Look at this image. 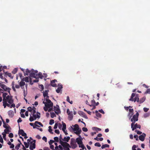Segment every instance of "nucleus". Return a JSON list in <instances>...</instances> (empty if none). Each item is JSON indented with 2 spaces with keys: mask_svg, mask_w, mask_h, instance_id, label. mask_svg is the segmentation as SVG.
Returning <instances> with one entry per match:
<instances>
[{
  "mask_svg": "<svg viewBox=\"0 0 150 150\" xmlns=\"http://www.w3.org/2000/svg\"><path fill=\"white\" fill-rule=\"evenodd\" d=\"M56 82H57V80L56 79H54L51 81V86L53 87H56L57 84L55 83Z\"/></svg>",
  "mask_w": 150,
  "mask_h": 150,
  "instance_id": "4468645a",
  "label": "nucleus"
},
{
  "mask_svg": "<svg viewBox=\"0 0 150 150\" xmlns=\"http://www.w3.org/2000/svg\"><path fill=\"white\" fill-rule=\"evenodd\" d=\"M135 123H132L131 124V127L132 131H134L137 128H141V125L137 123L134 124Z\"/></svg>",
  "mask_w": 150,
  "mask_h": 150,
  "instance_id": "20e7f679",
  "label": "nucleus"
},
{
  "mask_svg": "<svg viewBox=\"0 0 150 150\" xmlns=\"http://www.w3.org/2000/svg\"><path fill=\"white\" fill-rule=\"evenodd\" d=\"M18 134L19 136L20 135H21L22 136H25L27 135L25 133L23 129H19Z\"/></svg>",
  "mask_w": 150,
  "mask_h": 150,
  "instance_id": "0eeeda50",
  "label": "nucleus"
},
{
  "mask_svg": "<svg viewBox=\"0 0 150 150\" xmlns=\"http://www.w3.org/2000/svg\"><path fill=\"white\" fill-rule=\"evenodd\" d=\"M82 129L83 131L85 132H87L88 130L85 127H83L82 128Z\"/></svg>",
  "mask_w": 150,
  "mask_h": 150,
  "instance_id": "052dcab7",
  "label": "nucleus"
},
{
  "mask_svg": "<svg viewBox=\"0 0 150 150\" xmlns=\"http://www.w3.org/2000/svg\"><path fill=\"white\" fill-rule=\"evenodd\" d=\"M8 137L10 138H13V134L12 133H9L8 135Z\"/></svg>",
  "mask_w": 150,
  "mask_h": 150,
  "instance_id": "13d9d810",
  "label": "nucleus"
},
{
  "mask_svg": "<svg viewBox=\"0 0 150 150\" xmlns=\"http://www.w3.org/2000/svg\"><path fill=\"white\" fill-rule=\"evenodd\" d=\"M62 139H63L62 138V135L60 134V137H59V143L61 144V142H63L62 141Z\"/></svg>",
  "mask_w": 150,
  "mask_h": 150,
  "instance_id": "09e8293b",
  "label": "nucleus"
},
{
  "mask_svg": "<svg viewBox=\"0 0 150 150\" xmlns=\"http://www.w3.org/2000/svg\"><path fill=\"white\" fill-rule=\"evenodd\" d=\"M49 91L47 90H46L45 91H44L43 92V96L45 98H49V97L48 96V92Z\"/></svg>",
  "mask_w": 150,
  "mask_h": 150,
  "instance_id": "2eb2a0df",
  "label": "nucleus"
},
{
  "mask_svg": "<svg viewBox=\"0 0 150 150\" xmlns=\"http://www.w3.org/2000/svg\"><path fill=\"white\" fill-rule=\"evenodd\" d=\"M7 125L8 126V128L5 129L4 130V132L6 134H8L9 132H11L9 129H11L10 126L8 124H7Z\"/></svg>",
  "mask_w": 150,
  "mask_h": 150,
  "instance_id": "f3484780",
  "label": "nucleus"
},
{
  "mask_svg": "<svg viewBox=\"0 0 150 150\" xmlns=\"http://www.w3.org/2000/svg\"><path fill=\"white\" fill-rule=\"evenodd\" d=\"M49 128V130L48 131L49 132L51 133L52 134H53V132H52V127L51 126H49L48 127Z\"/></svg>",
  "mask_w": 150,
  "mask_h": 150,
  "instance_id": "a18cd8bd",
  "label": "nucleus"
},
{
  "mask_svg": "<svg viewBox=\"0 0 150 150\" xmlns=\"http://www.w3.org/2000/svg\"><path fill=\"white\" fill-rule=\"evenodd\" d=\"M8 100L3 101V105L4 106V108H5L7 106L6 104Z\"/></svg>",
  "mask_w": 150,
  "mask_h": 150,
  "instance_id": "7c9ffc66",
  "label": "nucleus"
},
{
  "mask_svg": "<svg viewBox=\"0 0 150 150\" xmlns=\"http://www.w3.org/2000/svg\"><path fill=\"white\" fill-rule=\"evenodd\" d=\"M70 138L69 137H65L64 138L62 139V141H64L66 142H68L70 140Z\"/></svg>",
  "mask_w": 150,
  "mask_h": 150,
  "instance_id": "aec40b11",
  "label": "nucleus"
},
{
  "mask_svg": "<svg viewBox=\"0 0 150 150\" xmlns=\"http://www.w3.org/2000/svg\"><path fill=\"white\" fill-rule=\"evenodd\" d=\"M135 131V132H136L137 134H142V132L136 130Z\"/></svg>",
  "mask_w": 150,
  "mask_h": 150,
  "instance_id": "864d4df0",
  "label": "nucleus"
},
{
  "mask_svg": "<svg viewBox=\"0 0 150 150\" xmlns=\"http://www.w3.org/2000/svg\"><path fill=\"white\" fill-rule=\"evenodd\" d=\"M20 86L21 87V88L22 87V86H24L25 84V83L24 82L22 81V80L19 83Z\"/></svg>",
  "mask_w": 150,
  "mask_h": 150,
  "instance_id": "cd10ccee",
  "label": "nucleus"
},
{
  "mask_svg": "<svg viewBox=\"0 0 150 150\" xmlns=\"http://www.w3.org/2000/svg\"><path fill=\"white\" fill-rule=\"evenodd\" d=\"M54 110L55 113L57 115L61 112L59 108V106L57 105H56V106H54Z\"/></svg>",
  "mask_w": 150,
  "mask_h": 150,
  "instance_id": "39448f33",
  "label": "nucleus"
},
{
  "mask_svg": "<svg viewBox=\"0 0 150 150\" xmlns=\"http://www.w3.org/2000/svg\"><path fill=\"white\" fill-rule=\"evenodd\" d=\"M42 139L45 142H47V138L45 137H43L42 138Z\"/></svg>",
  "mask_w": 150,
  "mask_h": 150,
  "instance_id": "338daca9",
  "label": "nucleus"
},
{
  "mask_svg": "<svg viewBox=\"0 0 150 150\" xmlns=\"http://www.w3.org/2000/svg\"><path fill=\"white\" fill-rule=\"evenodd\" d=\"M38 76L41 79H42L43 77V76L41 72H39L38 74Z\"/></svg>",
  "mask_w": 150,
  "mask_h": 150,
  "instance_id": "c9c22d12",
  "label": "nucleus"
},
{
  "mask_svg": "<svg viewBox=\"0 0 150 150\" xmlns=\"http://www.w3.org/2000/svg\"><path fill=\"white\" fill-rule=\"evenodd\" d=\"M109 147V145L107 144H105L102 145L101 146V148L102 149H103L105 148L106 147Z\"/></svg>",
  "mask_w": 150,
  "mask_h": 150,
  "instance_id": "f704fd0d",
  "label": "nucleus"
},
{
  "mask_svg": "<svg viewBox=\"0 0 150 150\" xmlns=\"http://www.w3.org/2000/svg\"><path fill=\"white\" fill-rule=\"evenodd\" d=\"M18 71V69L17 68H15L13 69L12 71V73L13 74H15Z\"/></svg>",
  "mask_w": 150,
  "mask_h": 150,
  "instance_id": "79ce46f5",
  "label": "nucleus"
},
{
  "mask_svg": "<svg viewBox=\"0 0 150 150\" xmlns=\"http://www.w3.org/2000/svg\"><path fill=\"white\" fill-rule=\"evenodd\" d=\"M54 142V141L52 140H50V141L49 142V144L50 145H51Z\"/></svg>",
  "mask_w": 150,
  "mask_h": 150,
  "instance_id": "bf43d9fd",
  "label": "nucleus"
},
{
  "mask_svg": "<svg viewBox=\"0 0 150 150\" xmlns=\"http://www.w3.org/2000/svg\"><path fill=\"white\" fill-rule=\"evenodd\" d=\"M91 103L92 104L91 105H90V106H92V105H95L96 103V102L93 99L91 101Z\"/></svg>",
  "mask_w": 150,
  "mask_h": 150,
  "instance_id": "a19ab883",
  "label": "nucleus"
},
{
  "mask_svg": "<svg viewBox=\"0 0 150 150\" xmlns=\"http://www.w3.org/2000/svg\"><path fill=\"white\" fill-rule=\"evenodd\" d=\"M0 142L2 144L4 143V141L1 135H0Z\"/></svg>",
  "mask_w": 150,
  "mask_h": 150,
  "instance_id": "603ef678",
  "label": "nucleus"
},
{
  "mask_svg": "<svg viewBox=\"0 0 150 150\" xmlns=\"http://www.w3.org/2000/svg\"><path fill=\"white\" fill-rule=\"evenodd\" d=\"M68 115V119L69 120H71L73 117V115L72 114V113H71L69 115Z\"/></svg>",
  "mask_w": 150,
  "mask_h": 150,
  "instance_id": "5701e85b",
  "label": "nucleus"
},
{
  "mask_svg": "<svg viewBox=\"0 0 150 150\" xmlns=\"http://www.w3.org/2000/svg\"><path fill=\"white\" fill-rule=\"evenodd\" d=\"M61 144L63 147L64 150H70L69 147L71 148V146L67 142H61Z\"/></svg>",
  "mask_w": 150,
  "mask_h": 150,
  "instance_id": "f03ea898",
  "label": "nucleus"
},
{
  "mask_svg": "<svg viewBox=\"0 0 150 150\" xmlns=\"http://www.w3.org/2000/svg\"><path fill=\"white\" fill-rule=\"evenodd\" d=\"M58 87L57 89L56 90V91L57 93H59L62 91V88L63 87L62 85L61 84H58Z\"/></svg>",
  "mask_w": 150,
  "mask_h": 150,
  "instance_id": "ddd939ff",
  "label": "nucleus"
},
{
  "mask_svg": "<svg viewBox=\"0 0 150 150\" xmlns=\"http://www.w3.org/2000/svg\"><path fill=\"white\" fill-rule=\"evenodd\" d=\"M47 102V103H48L49 104H51V103H53L49 99V98H45Z\"/></svg>",
  "mask_w": 150,
  "mask_h": 150,
  "instance_id": "c756f323",
  "label": "nucleus"
},
{
  "mask_svg": "<svg viewBox=\"0 0 150 150\" xmlns=\"http://www.w3.org/2000/svg\"><path fill=\"white\" fill-rule=\"evenodd\" d=\"M39 88L41 89V91H42L44 89V86L42 84L40 85L39 86Z\"/></svg>",
  "mask_w": 150,
  "mask_h": 150,
  "instance_id": "de8ad7c7",
  "label": "nucleus"
},
{
  "mask_svg": "<svg viewBox=\"0 0 150 150\" xmlns=\"http://www.w3.org/2000/svg\"><path fill=\"white\" fill-rule=\"evenodd\" d=\"M3 88L5 91H7L8 90V92L9 93H10V91L11 89L8 87H7L4 84L3 86L1 88Z\"/></svg>",
  "mask_w": 150,
  "mask_h": 150,
  "instance_id": "f8f14e48",
  "label": "nucleus"
},
{
  "mask_svg": "<svg viewBox=\"0 0 150 150\" xmlns=\"http://www.w3.org/2000/svg\"><path fill=\"white\" fill-rule=\"evenodd\" d=\"M96 115L98 117H101V115L99 113L98 111L96 110L95 111Z\"/></svg>",
  "mask_w": 150,
  "mask_h": 150,
  "instance_id": "72a5a7b5",
  "label": "nucleus"
},
{
  "mask_svg": "<svg viewBox=\"0 0 150 150\" xmlns=\"http://www.w3.org/2000/svg\"><path fill=\"white\" fill-rule=\"evenodd\" d=\"M149 93L150 94V89L149 88L147 89L146 91L144 93V94Z\"/></svg>",
  "mask_w": 150,
  "mask_h": 150,
  "instance_id": "5fc2aeb1",
  "label": "nucleus"
},
{
  "mask_svg": "<svg viewBox=\"0 0 150 150\" xmlns=\"http://www.w3.org/2000/svg\"><path fill=\"white\" fill-rule=\"evenodd\" d=\"M133 115V113H129L128 114V116L129 117V119H130L131 117H132V116Z\"/></svg>",
  "mask_w": 150,
  "mask_h": 150,
  "instance_id": "6e6d98bb",
  "label": "nucleus"
},
{
  "mask_svg": "<svg viewBox=\"0 0 150 150\" xmlns=\"http://www.w3.org/2000/svg\"><path fill=\"white\" fill-rule=\"evenodd\" d=\"M40 113L39 112H37V117L38 118H40Z\"/></svg>",
  "mask_w": 150,
  "mask_h": 150,
  "instance_id": "4d7b16f0",
  "label": "nucleus"
},
{
  "mask_svg": "<svg viewBox=\"0 0 150 150\" xmlns=\"http://www.w3.org/2000/svg\"><path fill=\"white\" fill-rule=\"evenodd\" d=\"M32 71V69L31 70H30L28 69H26L25 72L24 74V75L25 76H28V73L30 74V72Z\"/></svg>",
  "mask_w": 150,
  "mask_h": 150,
  "instance_id": "b1692460",
  "label": "nucleus"
},
{
  "mask_svg": "<svg viewBox=\"0 0 150 150\" xmlns=\"http://www.w3.org/2000/svg\"><path fill=\"white\" fill-rule=\"evenodd\" d=\"M43 103L45 104V106L47 108H50L51 107H52L53 106V103H51V104H49L48 103H47L46 102L43 101Z\"/></svg>",
  "mask_w": 150,
  "mask_h": 150,
  "instance_id": "dca6fc26",
  "label": "nucleus"
},
{
  "mask_svg": "<svg viewBox=\"0 0 150 150\" xmlns=\"http://www.w3.org/2000/svg\"><path fill=\"white\" fill-rule=\"evenodd\" d=\"M22 80L23 81H25L26 82H29V77H26L23 78Z\"/></svg>",
  "mask_w": 150,
  "mask_h": 150,
  "instance_id": "393cba45",
  "label": "nucleus"
},
{
  "mask_svg": "<svg viewBox=\"0 0 150 150\" xmlns=\"http://www.w3.org/2000/svg\"><path fill=\"white\" fill-rule=\"evenodd\" d=\"M22 144L21 143H19L18 144V145L17 146H16L15 147V148L17 150H18L19 149V148L20 147L21 145Z\"/></svg>",
  "mask_w": 150,
  "mask_h": 150,
  "instance_id": "4c0bfd02",
  "label": "nucleus"
},
{
  "mask_svg": "<svg viewBox=\"0 0 150 150\" xmlns=\"http://www.w3.org/2000/svg\"><path fill=\"white\" fill-rule=\"evenodd\" d=\"M146 97L145 96L141 98L140 99V100H139V103L140 104H141L143 103L146 100Z\"/></svg>",
  "mask_w": 150,
  "mask_h": 150,
  "instance_id": "4be33fe9",
  "label": "nucleus"
},
{
  "mask_svg": "<svg viewBox=\"0 0 150 150\" xmlns=\"http://www.w3.org/2000/svg\"><path fill=\"white\" fill-rule=\"evenodd\" d=\"M76 131V132H75V133L77 135H79V134L81 133V129H80L79 130V129L77 130V131Z\"/></svg>",
  "mask_w": 150,
  "mask_h": 150,
  "instance_id": "37998d69",
  "label": "nucleus"
},
{
  "mask_svg": "<svg viewBox=\"0 0 150 150\" xmlns=\"http://www.w3.org/2000/svg\"><path fill=\"white\" fill-rule=\"evenodd\" d=\"M30 76L31 77L36 78L38 76V74H35L34 72V69H32V71L30 74Z\"/></svg>",
  "mask_w": 150,
  "mask_h": 150,
  "instance_id": "423d86ee",
  "label": "nucleus"
},
{
  "mask_svg": "<svg viewBox=\"0 0 150 150\" xmlns=\"http://www.w3.org/2000/svg\"><path fill=\"white\" fill-rule=\"evenodd\" d=\"M44 150H50L49 148L45 147L43 149Z\"/></svg>",
  "mask_w": 150,
  "mask_h": 150,
  "instance_id": "774afa93",
  "label": "nucleus"
},
{
  "mask_svg": "<svg viewBox=\"0 0 150 150\" xmlns=\"http://www.w3.org/2000/svg\"><path fill=\"white\" fill-rule=\"evenodd\" d=\"M34 118H33V117L31 116H30V117L29 118V120L30 122H32L34 120Z\"/></svg>",
  "mask_w": 150,
  "mask_h": 150,
  "instance_id": "680f3d73",
  "label": "nucleus"
},
{
  "mask_svg": "<svg viewBox=\"0 0 150 150\" xmlns=\"http://www.w3.org/2000/svg\"><path fill=\"white\" fill-rule=\"evenodd\" d=\"M50 116L52 118H53L54 117L56 116V115L54 112H50Z\"/></svg>",
  "mask_w": 150,
  "mask_h": 150,
  "instance_id": "e433bc0d",
  "label": "nucleus"
},
{
  "mask_svg": "<svg viewBox=\"0 0 150 150\" xmlns=\"http://www.w3.org/2000/svg\"><path fill=\"white\" fill-rule=\"evenodd\" d=\"M94 145L95 146L98 147H100L101 146V145L100 144V143L98 142H97L95 143Z\"/></svg>",
  "mask_w": 150,
  "mask_h": 150,
  "instance_id": "3c124183",
  "label": "nucleus"
},
{
  "mask_svg": "<svg viewBox=\"0 0 150 150\" xmlns=\"http://www.w3.org/2000/svg\"><path fill=\"white\" fill-rule=\"evenodd\" d=\"M137 101V102L139 103V98L138 96H136L134 99V102H135Z\"/></svg>",
  "mask_w": 150,
  "mask_h": 150,
  "instance_id": "473e14b6",
  "label": "nucleus"
},
{
  "mask_svg": "<svg viewBox=\"0 0 150 150\" xmlns=\"http://www.w3.org/2000/svg\"><path fill=\"white\" fill-rule=\"evenodd\" d=\"M78 145H79V147L83 149H85L86 150V148L83 144V143L81 144H79Z\"/></svg>",
  "mask_w": 150,
  "mask_h": 150,
  "instance_id": "bb28decb",
  "label": "nucleus"
},
{
  "mask_svg": "<svg viewBox=\"0 0 150 150\" xmlns=\"http://www.w3.org/2000/svg\"><path fill=\"white\" fill-rule=\"evenodd\" d=\"M54 123V120L53 119H51L50 121L49 124L50 125H52Z\"/></svg>",
  "mask_w": 150,
  "mask_h": 150,
  "instance_id": "c03bdc74",
  "label": "nucleus"
},
{
  "mask_svg": "<svg viewBox=\"0 0 150 150\" xmlns=\"http://www.w3.org/2000/svg\"><path fill=\"white\" fill-rule=\"evenodd\" d=\"M67 101L71 104H72L73 103V101H70L69 97V96H67Z\"/></svg>",
  "mask_w": 150,
  "mask_h": 150,
  "instance_id": "58836bf2",
  "label": "nucleus"
},
{
  "mask_svg": "<svg viewBox=\"0 0 150 150\" xmlns=\"http://www.w3.org/2000/svg\"><path fill=\"white\" fill-rule=\"evenodd\" d=\"M6 133H4V132H3L2 134V135H3V137L4 138V139L5 140H6Z\"/></svg>",
  "mask_w": 150,
  "mask_h": 150,
  "instance_id": "49530a36",
  "label": "nucleus"
},
{
  "mask_svg": "<svg viewBox=\"0 0 150 150\" xmlns=\"http://www.w3.org/2000/svg\"><path fill=\"white\" fill-rule=\"evenodd\" d=\"M8 114L10 117H12L14 115L13 111L11 110H9L8 112Z\"/></svg>",
  "mask_w": 150,
  "mask_h": 150,
  "instance_id": "a211bd4d",
  "label": "nucleus"
},
{
  "mask_svg": "<svg viewBox=\"0 0 150 150\" xmlns=\"http://www.w3.org/2000/svg\"><path fill=\"white\" fill-rule=\"evenodd\" d=\"M143 110L145 112H147L149 110V109L146 108H143Z\"/></svg>",
  "mask_w": 150,
  "mask_h": 150,
  "instance_id": "69168bd1",
  "label": "nucleus"
},
{
  "mask_svg": "<svg viewBox=\"0 0 150 150\" xmlns=\"http://www.w3.org/2000/svg\"><path fill=\"white\" fill-rule=\"evenodd\" d=\"M24 144L25 145V147L27 148H28L29 146L30 143H28L26 142H24Z\"/></svg>",
  "mask_w": 150,
  "mask_h": 150,
  "instance_id": "ea45409f",
  "label": "nucleus"
},
{
  "mask_svg": "<svg viewBox=\"0 0 150 150\" xmlns=\"http://www.w3.org/2000/svg\"><path fill=\"white\" fill-rule=\"evenodd\" d=\"M78 114L81 116L85 118L86 119H87L88 117L83 112L81 111H79L78 112Z\"/></svg>",
  "mask_w": 150,
  "mask_h": 150,
  "instance_id": "9d476101",
  "label": "nucleus"
},
{
  "mask_svg": "<svg viewBox=\"0 0 150 150\" xmlns=\"http://www.w3.org/2000/svg\"><path fill=\"white\" fill-rule=\"evenodd\" d=\"M146 136V134L145 133H143L139 136V139L141 141H143L144 140Z\"/></svg>",
  "mask_w": 150,
  "mask_h": 150,
  "instance_id": "1a4fd4ad",
  "label": "nucleus"
},
{
  "mask_svg": "<svg viewBox=\"0 0 150 150\" xmlns=\"http://www.w3.org/2000/svg\"><path fill=\"white\" fill-rule=\"evenodd\" d=\"M74 127L73 128V130L74 131H76L78 130L79 129V126L78 125L75 124L74 125Z\"/></svg>",
  "mask_w": 150,
  "mask_h": 150,
  "instance_id": "412c9836",
  "label": "nucleus"
},
{
  "mask_svg": "<svg viewBox=\"0 0 150 150\" xmlns=\"http://www.w3.org/2000/svg\"><path fill=\"white\" fill-rule=\"evenodd\" d=\"M38 124L40 125L41 127H43V125L42 123H41L40 122H38V121H35V126L37 127H39V126H38Z\"/></svg>",
  "mask_w": 150,
  "mask_h": 150,
  "instance_id": "6ab92c4d",
  "label": "nucleus"
},
{
  "mask_svg": "<svg viewBox=\"0 0 150 150\" xmlns=\"http://www.w3.org/2000/svg\"><path fill=\"white\" fill-rule=\"evenodd\" d=\"M129 111L130 113H133L134 110L133 109H129Z\"/></svg>",
  "mask_w": 150,
  "mask_h": 150,
  "instance_id": "0e129e2a",
  "label": "nucleus"
},
{
  "mask_svg": "<svg viewBox=\"0 0 150 150\" xmlns=\"http://www.w3.org/2000/svg\"><path fill=\"white\" fill-rule=\"evenodd\" d=\"M79 137L77 138L76 139V141L78 144H81L83 143L82 139L80 135H79Z\"/></svg>",
  "mask_w": 150,
  "mask_h": 150,
  "instance_id": "6e6552de",
  "label": "nucleus"
},
{
  "mask_svg": "<svg viewBox=\"0 0 150 150\" xmlns=\"http://www.w3.org/2000/svg\"><path fill=\"white\" fill-rule=\"evenodd\" d=\"M7 94V93H3L2 95L3 98V101L8 100V103L10 104H12L13 101V100L12 99V97L8 95L6 96Z\"/></svg>",
  "mask_w": 150,
  "mask_h": 150,
  "instance_id": "f257e3e1",
  "label": "nucleus"
},
{
  "mask_svg": "<svg viewBox=\"0 0 150 150\" xmlns=\"http://www.w3.org/2000/svg\"><path fill=\"white\" fill-rule=\"evenodd\" d=\"M28 110L29 112H31L32 108L31 107H29L28 108Z\"/></svg>",
  "mask_w": 150,
  "mask_h": 150,
  "instance_id": "e2e57ef3",
  "label": "nucleus"
},
{
  "mask_svg": "<svg viewBox=\"0 0 150 150\" xmlns=\"http://www.w3.org/2000/svg\"><path fill=\"white\" fill-rule=\"evenodd\" d=\"M139 114L138 112H137L136 114L133 115L132 118L131 119V121L132 123H135L136 121L138 120V118Z\"/></svg>",
  "mask_w": 150,
  "mask_h": 150,
  "instance_id": "7ed1b4c3",
  "label": "nucleus"
},
{
  "mask_svg": "<svg viewBox=\"0 0 150 150\" xmlns=\"http://www.w3.org/2000/svg\"><path fill=\"white\" fill-rule=\"evenodd\" d=\"M74 139L73 138L71 139V141L70 143V144L74 148H76L77 146V144L74 142Z\"/></svg>",
  "mask_w": 150,
  "mask_h": 150,
  "instance_id": "9b49d317",
  "label": "nucleus"
},
{
  "mask_svg": "<svg viewBox=\"0 0 150 150\" xmlns=\"http://www.w3.org/2000/svg\"><path fill=\"white\" fill-rule=\"evenodd\" d=\"M11 85L12 86V88L14 91H16V90L14 87L15 85V82L14 81H13L12 82Z\"/></svg>",
  "mask_w": 150,
  "mask_h": 150,
  "instance_id": "c85d7f7f",
  "label": "nucleus"
},
{
  "mask_svg": "<svg viewBox=\"0 0 150 150\" xmlns=\"http://www.w3.org/2000/svg\"><path fill=\"white\" fill-rule=\"evenodd\" d=\"M136 147H137V146L136 145H133L132 147V150H137V149H136ZM137 150H141L140 148H138L137 149Z\"/></svg>",
  "mask_w": 150,
  "mask_h": 150,
  "instance_id": "2f4dec72",
  "label": "nucleus"
},
{
  "mask_svg": "<svg viewBox=\"0 0 150 150\" xmlns=\"http://www.w3.org/2000/svg\"><path fill=\"white\" fill-rule=\"evenodd\" d=\"M62 130L64 132V130L66 129V125L65 123H64L63 122H62Z\"/></svg>",
  "mask_w": 150,
  "mask_h": 150,
  "instance_id": "a878e982",
  "label": "nucleus"
},
{
  "mask_svg": "<svg viewBox=\"0 0 150 150\" xmlns=\"http://www.w3.org/2000/svg\"><path fill=\"white\" fill-rule=\"evenodd\" d=\"M54 141L56 142H59V138L58 137H54Z\"/></svg>",
  "mask_w": 150,
  "mask_h": 150,
  "instance_id": "8fccbe9b",
  "label": "nucleus"
}]
</instances>
